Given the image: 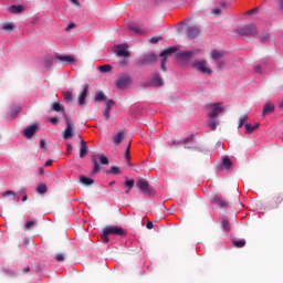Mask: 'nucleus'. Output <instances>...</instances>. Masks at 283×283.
Masks as SVG:
<instances>
[{
	"mask_svg": "<svg viewBox=\"0 0 283 283\" xmlns=\"http://www.w3.org/2000/svg\"><path fill=\"white\" fill-rule=\"evenodd\" d=\"M233 166V163L231 161L230 158L226 157L223 160H222V167H224L227 170L231 169Z\"/></svg>",
	"mask_w": 283,
	"mask_h": 283,
	"instance_id": "2f4dec72",
	"label": "nucleus"
},
{
	"mask_svg": "<svg viewBox=\"0 0 283 283\" xmlns=\"http://www.w3.org/2000/svg\"><path fill=\"white\" fill-rule=\"evenodd\" d=\"M7 196H13V197H15V193H14L13 191H11V190L6 191V192L2 193V197H7Z\"/></svg>",
	"mask_w": 283,
	"mask_h": 283,
	"instance_id": "603ef678",
	"label": "nucleus"
},
{
	"mask_svg": "<svg viewBox=\"0 0 283 283\" xmlns=\"http://www.w3.org/2000/svg\"><path fill=\"white\" fill-rule=\"evenodd\" d=\"M224 55H226L224 51H217V49L211 51V59L214 61L222 59Z\"/></svg>",
	"mask_w": 283,
	"mask_h": 283,
	"instance_id": "6ab92c4d",
	"label": "nucleus"
},
{
	"mask_svg": "<svg viewBox=\"0 0 283 283\" xmlns=\"http://www.w3.org/2000/svg\"><path fill=\"white\" fill-rule=\"evenodd\" d=\"M130 145H132V143H129V145L125 151V159H126L128 166H130Z\"/></svg>",
	"mask_w": 283,
	"mask_h": 283,
	"instance_id": "58836bf2",
	"label": "nucleus"
},
{
	"mask_svg": "<svg viewBox=\"0 0 283 283\" xmlns=\"http://www.w3.org/2000/svg\"><path fill=\"white\" fill-rule=\"evenodd\" d=\"M137 187L139 188L142 193H144V195L153 193V189L150 188L149 184L144 179H140V180L137 181Z\"/></svg>",
	"mask_w": 283,
	"mask_h": 283,
	"instance_id": "9d476101",
	"label": "nucleus"
},
{
	"mask_svg": "<svg viewBox=\"0 0 283 283\" xmlns=\"http://www.w3.org/2000/svg\"><path fill=\"white\" fill-rule=\"evenodd\" d=\"M74 6H80V1L78 0H70Z\"/></svg>",
	"mask_w": 283,
	"mask_h": 283,
	"instance_id": "0e129e2a",
	"label": "nucleus"
},
{
	"mask_svg": "<svg viewBox=\"0 0 283 283\" xmlns=\"http://www.w3.org/2000/svg\"><path fill=\"white\" fill-rule=\"evenodd\" d=\"M156 61H157V55L155 53H148L147 56L138 61V65L150 64V63H155Z\"/></svg>",
	"mask_w": 283,
	"mask_h": 283,
	"instance_id": "9b49d317",
	"label": "nucleus"
},
{
	"mask_svg": "<svg viewBox=\"0 0 283 283\" xmlns=\"http://www.w3.org/2000/svg\"><path fill=\"white\" fill-rule=\"evenodd\" d=\"M104 117H105V120H108L109 117H111V111L105 109V111H104Z\"/></svg>",
	"mask_w": 283,
	"mask_h": 283,
	"instance_id": "3c124183",
	"label": "nucleus"
},
{
	"mask_svg": "<svg viewBox=\"0 0 283 283\" xmlns=\"http://www.w3.org/2000/svg\"><path fill=\"white\" fill-rule=\"evenodd\" d=\"M55 260H56L57 262H62V261L65 260V256H64V254H56V255H55Z\"/></svg>",
	"mask_w": 283,
	"mask_h": 283,
	"instance_id": "de8ad7c7",
	"label": "nucleus"
},
{
	"mask_svg": "<svg viewBox=\"0 0 283 283\" xmlns=\"http://www.w3.org/2000/svg\"><path fill=\"white\" fill-rule=\"evenodd\" d=\"M275 111L274 104H266L263 106L262 116H268Z\"/></svg>",
	"mask_w": 283,
	"mask_h": 283,
	"instance_id": "f3484780",
	"label": "nucleus"
},
{
	"mask_svg": "<svg viewBox=\"0 0 283 283\" xmlns=\"http://www.w3.org/2000/svg\"><path fill=\"white\" fill-rule=\"evenodd\" d=\"M63 119H64V123H65V126H66L64 132H63V139L67 140L73 136L74 124L67 117L66 113H63Z\"/></svg>",
	"mask_w": 283,
	"mask_h": 283,
	"instance_id": "20e7f679",
	"label": "nucleus"
},
{
	"mask_svg": "<svg viewBox=\"0 0 283 283\" xmlns=\"http://www.w3.org/2000/svg\"><path fill=\"white\" fill-rule=\"evenodd\" d=\"M248 119H249V115H242L239 119L238 128H242L245 125Z\"/></svg>",
	"mask_w": 283,
	"mask_h": 283,
	"instance_id": "c9c22d12",
	"label": "nucleus"
},
{
	"mask_svg": "<svg viewBox=\"0 0 283 283\" xmlns=\"http://www.w3.org/2000/svg\"><path fill=\"white\" fill-rule=\"evenodd\" d=\"M40 147L43 148V149H46L45 140H40Z\"/></svg>",
	"mask_w": 283,
	"mask_h": 283,
	"instance_id": "13d9d810",
	"label": "nucleus"
},
{
	"mask_svg": "<svg viewBox=\"0 0 283 283\" xmlns=\"http://www.w3.org/2000/svg\"><path fill=\"white\" fill-rule=\"evenodd\" d=\"M129 46L127 43H122V44H118L115 49V54L118 56V57H129L130 56V53L128 51Z\"/></svg>",
	"mask_w": 283,
	"mask_h": 283,
	"instance_id": "423d86ee",
	"label": "nucleus"
},
{
	"mask_svg": "<svg viewBox=\"0 0 283 283\" xmlns=\"http://www.w3.org/2000/svg\"><path fill=\"white\" fill-rule=\"evenodd\" d=\"M132 83V77L124 73L123 75H119L118 80L116 81V87L118 90L126 88Z\"/></svg>",
	"mask_w": 283,
	"mask_h": 283,
	"instance_id": "39448f33",
	"label": "nucleus"
},
{
	"mask_svg": "<svg viewBox=\"0 0 283 283\" xmlns=\"http://www.w3.org/2000/svg\"><path fill=\"white\" fill-rule=\"evenodd\" d=\"M50 123L53 125H57L59 124V118L57 117H50Z\"/></svg>",
	"mask_w": 283,
	"mask_h": 283,
	"instance_id": "09e8293b",
	"label": "nucleus"
},
{
	"mask_svg": "<svg viewBox=\"0 0 283 283\" xmlns=\"http://www.w3.org/2000/svg\"><path fill=\"white\" fill-rule=\"evenodd\" d=\"M244 127L245 134L251 135L260 127V124H254V126H252V124H245Z\"/></svg>",
	"mask_w": 283,
	"mask_h": 283,
	"instance_id": "5701e85b",
	"label": "nucleus"
},
{
	"mask_svg": "<svg viewBox=\"0 0 283 283\" xmlns=\"http://www.w3.org/2000/svg\"><path fill=\"white\" fill-rule=\"evenodd\" d=\"M80 181H81V184H83L85 186H92L95 184V181L93 179L86 178L84 176H81Z\"/></svg>",
	"mask_w": 283,
	"mask_h": 283,
	"instance_id": "7c9ffc66",
	"label": "nucleus"
},
{
	"mask_svg": "<svg viewBox=\"0 0 283 283\" xmlns=\"http://www.w3.org/2000/svg\"><path fill=\"white\" fill-rule=\"evenodd\" d=\"M222 229L227 232H230L231 231V224L228 220H223L222 221Z\"/></svg>",
	"mask_w": 283,
	"mask_h": 283,
	"instance_id": "ea45409f",
	"label": "nucleus"
},
{
	"mask_svg": "<svg viewBox=\"0 0 283 283\" xmlns=\"http://www.w3.org/2000/svg\"><path fill=\"white\" fill-rule=\"evenodd\" d=\"M160 40H161V38L154 36V38L150 39V43L157 44Z\"/></svg>",
	"mask_w": 283,
	"mask_h": 283,
	"instance_id": "8fccbe9b",
	"label": "nucleus"
},
{
	"mask_svg": "<svg viewBox=\"0 0 283 283\" xmlns=\"http://www.w3.org/2000/svg\"><path fill=\"white\" fill-rule=\"evenodd\" d=\"M97 159L99 160L101 165H109V160L104 154L93 155L92 156V164H93L92 174L93 175H96L101 171V166H99Z\"/></svg>",
	"mask_w": 283,
	"mask_h": 283,
	"instance_id": "f03ea898",
	"label": "nucleus"
},
{
	"mask_svg": "<svg viewBox=\"0 0 283 283\" xmlns=\"http://www.w3.org/2000/svg\"><path fill=\"white\" fill-rule=\"evenodd\" d=\"M36 192H38L39 195H44V193L48 192V187H46L45 185H39V186L36 187Z\"/></svg>",
	"mask_w": 283,
	"mask_h": 283,
	"instance_id": "e433bc0d",
	"label": "nucleus"
},
{
	"mask_svg": "<svg viewBox=\"0 0 283 283\" xmlns=\"http://www.w3.org/2000/svg\"><path fill=\"white\" fill-rule=\"evenodd\" d=\"M38 132V124H32L31 126H28L24 130H23V136L25 138H31L33 137V135Z\"/></svg>",
	"mask_w": 283,
	"mask_h": 283,
	"instance_id": "f8f14e48",
	"label": "nucleus"
},
{
	"mask_svg": "<svg viewBox=\"0 0 283 283\" xmlns=\"http://www.w3.org/2000/svg\"><path fill=\"white\" fill-rule=\"evenodd\" d=\"M29 272H30V268L29 266L23 269V273H29Z\"/></svg>",
	"mask_w": 283,
	"mask_h": 283,
	"instance_id": "69168bd1",
	"label": "nucleus"
},
{
	"mask_svg": "<svg viewBox=\"0 0 283 283\" xmlns=\"http://www.w3.org/2000/svg\"><path fill=\"white\" fill-rule=\"evenodd\" d=\"M14 29H15V27L11 22H6V23L2 24V30L3 31L12 32V31H14Z\"/></svg>",
	"mask_w": 283,
	"mask_h": 283,
	"instance_id": "c85d7f7f",
	"label": "nucleus"
},
{
	"mask_svg": "<svg viewBox=\"0 0 283 283\" xmlns=\"http://www.w3.org/2000/svg\"><path fill=\"white\" fill-rule=\"evenodd\" d=\"M235 32L240 35V36H250V38H254L258 35V28L254 23H248L241 27H238L235 29Z\"/></svg>",
	"mask_w": 283,
	"mask_h": 283,
	"instance_id": "f257e3e1",
	"label": "nucleus"
},
{
	"mask_svg": "<svg viewBox=\"0 0 283 283\" xmlns=\"http://www.w3.org/2000/svg\"><path fill=\"white\" fill-rule=\"evenodd\" d=\"M124 186L127 188V191L125 193L128 195V193H130V191L133 190V188L135 186V180H126L124 182Z\"/></svg>",
	"mask_w": 283,
	"mask_h": 283,
	"instance_id": "bb28decb",
	"label": "nucleus"
},
{
	"mask_svg": "<svg viewBox=\"0 0 283 283\" xmlns=\"http://www.w3.org/2000/svg\"><path fill=\"white\" fill-rule=\"evenodd\" d=\"M280 8L283 10V0L280 1Z\"/></svg>",
	"mask_w": 283,
	"mask_h": 283,
	"instance_id": "774afa93",
	"label": "nucleus"
},
{
	"mask_svg": "<svg viewBox=\"0 0 283 283\" xmlns=\"http://www.w3.org/2000/svg\"><path fill=\"white\" fill-rule=\"evenodd\" d=\"M9 11L14 14H19L23 12V6L21 4H12L9 7Z\"/></svg>",
	"mask_w": 283,
	"mask_h": 283,
	"instance_id": "4be33fe9",
	"label": "nucleus"
},
{
	"mask_svg": "<svg viewBox=\"0 0 283 283\" xmlns=\"http://www.w3.org/2000/svg\"><path fill=\"white\" fill-rule=\"evenodd\" d=\"M108 174H112V175H119L120 174V169L118 167H112L111 170L108 171Z\"/></svg>",
	"mask_w": 283,
	"mask_h": 283,
	"instance_id": "37998d69",
	"label": "nucleus"
},
{
	"mask_svg": "<svg viewBox=\"0 0 283 283\" xmlns=\"http://www.w3.org/2000/svg\"><path fill=\"white\" fill-rule=\"evenodd\" d=\"M108 235H109V233H108L106 230H104L103 233H102V235H101V239H102V241H103L104 243H108V242H109Z\"/></svg>",
	"mask_w": 283,
	"mask_h": 283,
	"instance_id": "a19ab883",
	"label": "nucleus"
},
{
	"mask_svg": "<svg viewBox=\"0 0 283 283\" xmlns=\"http://www.w3.org/2000/svg\"><path fill=\"white\" fill-rule=\"evenodd\" d=\"M105 230H106V233L113 234V235H124L125 234V231L117 227H107Z\"/></svg>",
	"mask_w": 283,
	"mask_h": 283,
	"instance_id": "ddd939ff",
	"label": "nucleus"
},
{
	"mask_svg": "<svg viewBox=\"0 0 283 283\" xmlns=\"http://www.w3.org/2000/svg\"><path fill=\"white\" fill-rule=\"evenodd\" d=\"M128 29L132 30L133 32L137 33V34H142L143 33V29H140L137 24L135 23H129L128 24Z\"/></svg>",
	"mask_w": 283,
	"mask_h": 283,
	"instance_id": "c756f323",
	"label": "nucleus"
},
{
	"mask_svg": "<svg viewBox=\"0 0 283 283\" xmlns=\"http://www.w3.org/2000/svg\"><path fill=\"white\" fill-rule=\"evenodd\" d=\"M153 84L157 87L164 85V80L160 77L159 73H155V75H153Z\"/></svg>",
	"mask_w": 283,
	"mask_h": 283,
	"instance_id": "aec40b11",
	"label": "nucleus"
},
{
	"mask_svg": "<svg viewBox=\"0 0 283 283\" xmlns=\"http://www.w3.org/2000/svg\"><path fill=\"white\" fill-rule=\"evenodd\" d=\"M88 84H84L83 85V91L82 93L80 94V97H78V104L80 105H84L85 104V101H86V97H87V93H88Z\"/></svg>",
	"mask_w": 283,
	"mask_h": 283,
	"instance_id": "4468645a",
	"label": "nucleus"
},
{
	"mask_svg": "<svg viewBox=\"0 0 283 283\" xmlns=\"http://www.w3.org/2000/svg\"><path fill=\"white\" fill-rule=\"evenodd\" d=\"M63 98L67 103L72 102L73 101V93H71V91H64L63 92Z\"/></svg>",
	"mask_w": 283,
	"mask_h": 283,
	"instance_id": "72a5a7b5",
	"label": "nucleus"
},
{
	"mask_svg": "<svg viewBox=\"0 0 283 283\" xmlns=\"http://www.w3.org/2000/svg\"><path fill=\"white\" fill-rule=\"evenodd\" d=\"M114 105H115L114 99H107V101H106V107H105V109L111 111Z\"/></svg>",
	"mask_w": 283,
	"mask_h": 283,
	"instance_id": "c03bdc74",
	"label": "nucleus"
},
{
	"mask_svg": "<svg viewBox=\"0 0 283 283\" xmlns=\"http://www.w3.org/2000/svg\"><path fill=\"white\" fill-rule=\"evenodd\" d=\"M125 138V133L124 130H119V133H117V135L113 138L114 143L119 146L122 144V142Z\"/></svg>",
	"mask_w": 283,
	"mask_h": 283,
	"instance_id": "b1692460",
	"label": "nucleus"
},
{
	"mask_svg": "<svg viewBox=\"0 0 283 283\" xmlns=\"http://www.w3.org/2000/svg\"><path fill=\"white\" fill-rule=\"evenodd\" d=\"M195 54V51H182L181 53H178V57L182 60H190L192 59Z\"/></svg>",
	"mask_w": 283,
	"mask_h": 283,
	"instance_id": "412c9836",
	"label": "nucleus"
},
{
	"mask_svg": "<svg viewBox=\"0 0 283 283\" xmlns=\"http://www.w3.org/2000/svg\"><path fill=\"white\" fill-rule=\"evenodd\" d=\"M39 174L40 175H44V169L43 168H39Z\"/></svg>",
	"mask_w": 283,
	"mask_h": 283,
	"instance_id": "338daca9",
	"label": "nucleus"
},
{
	"mask_svg": "<svg viewBox=\"0 0 283 283\" xmlns=\"http://www.w3.org/2000/svg\"><path fill=\"white\" fill-rule=\"evenodd\" d=\"M55 60L66 65H74L76 63V60L73 57V55H60V53H56Z\"/></svg>",
	"mask_w": 283,
	"mask_h": 283,
	"instance_id": "6e6552de",
	"label": "nucleus"
},
{
	"mask_svg": "<svg viewBox=\"0 0 283 283\" xmlns=\"http://www.w3.org/2000/svg\"><path fill=\"white\" fill-rule=\"evenodd\" d=\"M176 52H177V48H176V46H169V49H165L164 51H161V53H160V55H159V56L163 59V60H161V64H160L161 71H164V72L167 71V66H166L167 60H168V57H169L171 54H174V53H176Z\"/></svg>",
	"mask_w": 283,
	"mask_h": 283,
	"instance_id": "7ed1b4c3",
	"label": "nucleus"
},
{
	"mask_svg": "<svg viewBox=\"0 0 283 283\" xmlns=\"http://www.w3.org/2000/svg\"><path fill=\"white\" fill-rule=\"evenodd\" d=\"M217 65L220 70H223L226 67V62H218Z\"/></svg>",
	"mask_w": 283,
	"mask_h": 283,
	"instance_id": "864d4df0",
	"label": "nucleus"
},
{
	"mask_svg": "<svg viewBox=\"0 0 283 283\" xmlns=\"http://www.w3.org/2000/svg\"><path fill=\"white\" fill-rule=\"evenodd\" d=\"M113 70V66L111 64H103L102 66H98V71L101 73H108Z\"/></svg>",
	"mask_w": 283,
	"mask_h": 283,
	"instance_id": "473e14b6",
	"label": "nucleus"
},
{
	"mask_svg": "<svg viewBox=\"0 0 283 283\" xmlns=\"http://www.w3.org/2000/svg\"><path fill=\"white\" fill-rule=\"evenodd\" d=\"M67 153H70L73 149V146L71 144L66 145Z\"/></svg>",
	"mask_w": 283,
	"mask_h": 283,
	"instance_id": "e2e57ef3",
	"label": "nucleus"
},
{
	"mask_svg": "<svg viewBox=\"0 0 283 283\" xmlns=\"http://www.w3.org/2000/svg\"><path fill=\"white\" fill-rule=\"evenodd\" d=\"M283 203V193H279V195H275L273 197V205H274V208H279L280 205Z\"/></svg>",
	"mask_w": 283,
	"mask_h": 283,
	"instance_id": "393cba45",
	"label": "nucleus"
},
{
	"mask_svg": "<svg viewBox=\"0 0 283 283\" xmlns=\"http://www.w3.org/2000/svg\"><path fill=\"white\" fill-rule=\"evenodd\" d=\"M21 192L23 193L22 202L28 201V195H25V190H21Z\"/></svg>",
	"mask_w": 283,
	"mask_h": 283,
	"instance_id": "6e6d98bb",
	"label": "nucleus"
},
{
	"mask_svg": "<svg viewBox=\"0 0 283 283\" xmlns=\"http://www.w3.org/2000/svg\"><path fill=\"white\" fill-rule=\"evenodd\" d=\"M254 71H255L256 73H261V72H262V66H255V67H254Z\"/></svg>",
	"mask_w": 283,
	"mask_h": 283,
	"instance_id": "680f3d73",
	"label": "nucleus"
},
{
	"mask_svg": "<svg viewBox=\"0 0 283 283\" xmlns=\"http://www.w3.org/2000/svg\"><path fill=\"white\" fill-rule=\"evenodd\" d=\"M74 28H76V23L71 22V23L67 24V28H65V32H69L71 30H73Z\"/></svg>",
	"mask_w": 283,
	"mask_h": 283,
	"instance_id": "49530a36",
	"label": "nucleus"
},
{
	"mask_svg": "<svg viewBox=\"0 0 283 283\" xmlns=\"http://www.w3.org/2000/svg\"><path fill=\"white\" fill-rule=\"evenodd\" d=\"M211 113H209V118H217L220 113L224 111L221 102H218L217 104H211Z\"/></svg>",
	"mask_w": 283,
	"mask_h": 283,
	"instance_id": "1a4fd4ad",
	"label": "nucleus"
},
{
	"mask_svg": "<svg viewBox=\"0 0 283 283\" xmlns=\"http://www.w3.org/2000/svg\"><path fill=\"white\" fill-rule=\"evenodd\" d=\"M199 33H200L199 27H189L187 30V35L189 39H196Z\"/></svg>",
	"mask_w": 283,
	"mask_h": 283,
	"instance_id": "2eb2a0df",
	"label": "nucleus"
},
{
	"mask_svg": "<svg viewBox=\"0 0 283 283\" xmlns=\"http://www.w3.org/2000/svg\"><path fill=\"white\" fill-rule=\"evenodd\" d=\"M105 93H103V91H97L96 95H95V101L101 103L103 101H105Z\"/></svg>",
	"mask_w": 283,
	"mask_h": 283,
	"instance_id": "f704fd0d",
	"label": "nucleus"
},
{
	"mask_svg": "<svg viewBox=\"0 0 283 283\" xmlns=\"http://www.w3.org/2000/svg\"><path fill=\"white\" fill-rule=\"evenodd\" d=\"M193 67L203 74H212L211 69H208L206 60H197L193 62Z\"/></svg>",
	"mask_w": 283,
	"mask_h": 283,
	"instance_id": "0eeeda50",
	"label": "nucleus"
},
{
	"mask_svg": "<svg viewBox=\"0 0 283 283\" xmlns=\"http://www.w3.org/2000/svg\"><path fill=\"white\" fill-rule=\"evenodd\" d=\"M88 154V146L84 140H81V147H80V158L86 157Z\"/></svg>",
	"mask_w": 283,
	"mask_h": 283,
	"instance_id": "a211bd4d",
	"label": "nucleus"
},
{
	"mask_svg": "<svg viewBox=\"0 0 283 283\" xmlns=\"http://www.w3.org/2000/svg\"><path fill=\"white\" fill-rule=\"evenodd\" d=\"M53 165V160H48L44 164V167H51Z\"/></svg>",
	"mask_w": 283,
	"mask_h": 283,
	"instance_id": "052dcab7",
	"label": "nucleus"
},
{
	"mask_svg": "<svg viewBox=\"0 0 283 283\" xmlns=\"http://www.w3.org/2000/svg\"><path fill=\"white\" fill-rule=\"evenodd\" d=\"M212 202L217 206H219L221 209L224 208H229L230 207V202L228 201H223L222 199H220L218 196L213 197Z\"/></svg>",
	"mask_w": 283,
	"mask_h": 283,
	"instance_id": "dca6fc26",
	"label": "nucleus"
},
{
	"mask_svg": "<svg viewBox=\"0 0 283 283\" xmlns=\"http://www.w3.org/2000/svg\"><path fill=\"white\" fill-rule=\"evenodd\" d=\"M52 111H54V112H61L62 114H66V113H65V108H64V106H62L61 102H54V103L52 104Z\"/></svg>",
	"mask_w": 283,
	"mask_h": 283,
	"instance_id": "a878e982",
	"label": "nucleus"
},
{
	"mask_svg": "<svg viewBox=\"0 0 283 283\" xmlns=\"http://www.w3.org/2000/svg\"><path fill=\"white\" fill-rule=\"evenodd\" d=\"M212 14L214 15V17H219V15H221L222 14V9H220V8H214V9H212Z\"/></svg>",
	"mask_w": 283,
	"mask_h": 283,
	"instance_id": "a18cd8bd",
	"label": "nucleus"
},
{
	"mask_svg": "<svg viewBox=\"0 0 283 283\" xmlns=\"http://www.w3.org/2000/svg\"><path fill=\"white\" fill-rule=\"evenodd\" d=\"M38 223L35 221H29L24 224V229L27 231H30L33 227H35Z\"/></svg>",
	"mask_w": 283,
	"mask_h": 283,
	"instance_id": "79ce46f5",
	"label": "nucleus"
},
{
	"mask_svg": "<svg viewBox=\"0 0 283 283\" xmlns=\"http://www.w3.org/2000/svg\"><path fill=\"white\" fill-rule=\"evenodd\" d=\"M218 125L219 124L217 117H209V127L211 128V130H216Z\"/></svg>",
	"mask_w": 283,
	"mask_h": 283,
	"instance_id": "cd10ccee",
	"label": "nucleus"
},
{
	"mask_svg": "<svg viewBox=\"0 0 283 283\" xmlns=\"http://www.w3.org/2000/svg\"><path fill=\"white\" fill-rule=\"evenodd\" d=\"M233 247L235 248H244L247 245V241L245 240H239V241H232Z\"/></svg>",
	"mask_w": 283,
	"mask_h": 283,
	"instance_id": "4c0bfd02",
	"label": "nucleus"
},
{
	"mask_svg": "<svg viewBox=\"0 0 283 283\" xmlns=\"http://www.w3.org/2000/svg\"><path fill=\"white\" fill-rule=\"evenodd\" d=\"M146 228H147L148 230L154 229V223H153L151 221H148V222L146 223Z\"/></svg>",
	"mask_w": 283,
	"mask_h": 283,
	"instance_id": "5fc2aeb1",
	"label": "nucleus"
},
{
	"mask_svg": "<svg viewBox=\"0 0 283 283\" xmlns=\"http://www.w3.org/2000/svg\"><path fill=\"white\" fill-rule=\"evenodd\" d=\"M270 40V35L269 34H265L261 38V41L262 42H268Z\"/></svg>",
	"mask_w": 283,
	"mask_h": 283,
	"instance_id": "4d7b16f0",
	"label": "nucleus"
},
{
	"mask_svg": "<svg viewBox=\"0 0 283 283\" xmlns=\"http://www.w3.org/2000/svg\"><path fill=\"white\" fill-rule=\"evenodd\" d=\"M256 12H258V8H253V9L248 11V14H254Z\"/></svg>",
	"mask_w": 283,
	"mask_h": 283,
	"instance_id": "bf43d9fd",
	"label": "nucleus"
}]
</instances>
